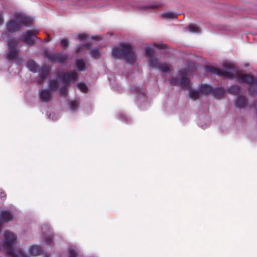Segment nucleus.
Masks as SVG:
<instances>
[{"label": "nucleus", "instance_id": "ddd939ff", "mask_svg": "<svg viewBox=\"0 0 257 257\" xmlns=\"http://www.w3.org/2000/svg\"><path fill=\"white\" fill-rule=\"evenodd\" d=\"M13 218V215L10 210H5L1 211L0 220L2 222H7Z\"/></svg>", "mask_w": 257, "mask_h": 257}, {"label": "nucleus", "instance_id": "412c9836", "mask_svg": "<svg viewBox=\"0 0 257 257\" xmlns=\"http://www.w3.org/2000/svg\"><path fill=\"white\" fill-rule=\"evenodd\" d=\"M90 56L94 59H98L100 57L101 54L97 48L92 49L90 52Z\"/></svg>", "mask_w": 257, "mask_h": 257}, {"label": "nucleus", "instance_id": "1a4fd4ad", "mask_svg": "<svg viewBox=\"0 0 257 257\" xmlns=\"http://www.w3.org/2000/svg\"><path fill=\"white\" fill-rule=\"evenodd\" d=\"M3 38L8 40V51L7 52L6 58L9 61H17L18 58V44L14 40H8L9 37L8 33L2 35Z\"/></svg>", "mask_w": 257, "mask_h": 257}, {"label": "nucleus", "instance_id": "7c9ffc66", "mask_svg": "<svg viewBox=\"0 0 257 257\" xmlns=\"http://www.w3.org/2000/svg\"><path fill=\"white\" fill-rule=\"evenodd\" d=\"M4 23V18L2 14H0V25H2Z\"/></svg>", "mask_w": 257, "mask_h": 257}, {"label": "nucleus", "instance_id": "c85d7f7f", "mask_svg": "<svg viewBox=\"0 0 257 257\" xmlns=\"http://www.w3.org/2000/svg\"><path fill=\"white\" fill-rule=\"evenodd\" d=\"M86 35L84 34H79L77 36V38L78 40H82L86 38Z\"/></svg>", "mask_w": 257, "mask_h": 257}, {"label": "nucleus", "instance_id": "20e7f679", "mask_svg": "<svg viewBox=\"0 0 257 257\" xmlns=\"http://www.w3.org/2000/svg\"><path fill=\"white\" fill-rule=\"evenodd\" d=\"M166 45L162 43L153 44L148 46L145 49V54L147 58V62L150 69H157L164 73L170 72V69L165 63H161L158 59L154 57L155 50L156 49H165Z\"/></svg>", "mask_w": 257, "mask_h": 257}, {"label": "nucleus", "instance_id": "5701e85b", "mask_svg": "<svg viewBox=\"0 0 257 257\" xmlns=\"http://www.w3.org/2000/svg\"><path fill=\"white\" fill-rule=\"evenodd\" d=\"M78 88L82 92L86 93L87 91V87L86 85L83 82H79L77 84Z\"/></svg>", "mask_w": 257, "mask_h": 257}, {"label": "nucleus", "instance_id": "f8f14e48", "mask_svg": "<svg viewBox=\"0 0 257 257\" xmlns=\"http://www.w3.org/2000/svg\"><path fill=\"white\" fill-rule=\"evenodd\" d=\"M38 39V38L30 31H27L23 36L24 42L27 44H34L35 42V39Z\"/></svg>", "mask_w": 257, "mask_h": 257}, {"label": "nucleus", "instance_id": "2f4dec72", "mask_svg": "<svg viewBox=\"0 0 257 257\" xmlns=\"http://www.w3.org/2000/svg\"><path fill=\"white\" fill-rule=\"evenodd\" d=\"M38 33V31H35V34H37Z\"/></svg>", "mask_w": 257, "mask_h": 257}, {"label": "nucleus", "instance_id": "f257e3e1", "mask_svg": "<svg viewBox=\"0 0 257 257\" xmlns=\"http://www.w3.org/2000/svg\"><path fill=\"white\" fill-rule=\"evenodd\" d=\"M196 69V64L192 62L188 63V67L181 70L176 77L169 79L170 83L174 85L180 86L183 88L189 91V97L193 100H196L204 95L211 93L217 99H221L223 96L225 90L223 88L219 87L212 88L210 85L201 84L199 90L193 89L190 86L189 75Z\"/></svg>", "mask_w": 257, "mask_h": 257}, {"label": "nucleus", "instance_id": "9d476101", "mask_svg": "<svg viewBox=\"0 0 257 257\" xmlns=\"http://www.w3.org/2000/svg\"><path fill=\"white\" fill-rule=\"evenodd\" d=\"M27 66L31 72H41L40 78L38 80V83L40 84L43 83L44 80L49 75L50 68L48 66H45L40 70L36 63L33 60L29 61L27 63Z\"/></svg>", "mask_w": 257, "mask_h": 257}, {"label": "nucleus", "instance_id": "9b49d317", "mask_svg": "<svg viewBox=\"0 0 257 257\" xmlns=\"http://www.w3.org/2000/svg\"><path fill=\"white\" fill-rule=\"evenodd\" d=\"M43 56L47 58L49 61L58 62L60 63H64L67 59V55L62 53H49L48 50H44L42 52Z\"/></svg>", "mask_w": 257, "mask_h": 257}, {"label": "nucleus", "instance_id": "4468645a", "mask_svg": "<svg viewBox=\"0 0 257 257\" xmlns=\"http://www.w3.org/2000/svg\"><path fill=\"white\" fill-rule=\"evenodd\" d=\"M247 99L242 95L238 96L235 99V106L238 108L245 107L247 105Z\"/></svg>", "mask_w": 257, "mask_h": 257}, {"label": "nucleus", "instance_id": "a878e982", "mask_svg": "<svg viewBox=\"0 0 257 257\" xmlns=\"http://www.w3.org/2000/svg\"><path fill=\"white\" fill-rule=\"evenodd\" d=\"M90 47V46L87 44H83L82 45V46H81L80 47H79V46H77L76 47V51L77 52H79L81 51V49L83 48V47H84V48H88L89 47Z\"/></svg>", "mask_w": 257, "mask_h": 257}, {"label": "nucleus", "instance_id": "c756f323", "mask_svg": "<svg viewBox=\"0 0 257 257\" xmlns=\"http://www.w3.org/2000/svg\"><path fill=\"white\" fill-rule=\"evenodd\" d=\"M119 119L121 120H124V119H127V117L124 114H121L119 115Z\"/></svg>", "mask_w": 257, "mask_h": 257}, {"label": "nucleus", "instance_id": "7ed1b4c3", "mask_svg": "<svg viewBox=\"0 0 257 257\" xmlns=\"http://www.w3.org/2000/svg\"><path fill=\"white\" fill-rule=\"evenodd\" d=\"M77 77L78 74L75 70L65 74H57L56 78L57 79L62 80L63 86L60 87L54 79H50L49 83L50 89H42L39 92V94L41 101L44 102H49L53 92L57 89L59 90L61 96H66L68 93L66 87L70 83H74Z\"/></svg>", "mask_w": 257, "mask_h": 257}, {"label": "nucleus", "instance_id": "423d86ee", "mask_svg": "<svg viewBox=\"0 0 257 257\" xmlns=\"http://www.w3.org/2000/svg\"><path fill=\"white\" fill-rule=\"evenodd\" d=\"M33 22V19L30 17L22 14H16L13 19L10 20L7 24L8 32L14 33L18 31L21 26L29 27Z\"/></svg>", "mask_w": 257, "mask_h": 257}, {"label": "nucleus", "instance_id": "aec40b11", "mask_svg": "<svg viewBox=\"0 0 257 257\" xmlns=\"http://www.w3.org/2000/svg\"><path fill=\"white\" fill-rule=\"evenodd\" d=\"M187 30L191 33H200L201 30L200 28L195 24H190L186 28Z\"/></svg>", "mask_w": 257, "mask_h": 257}, {"label": "nucleus", "instance_id": "6ab92c4d", "mask_svg": "<svg viewBox=\"0 0 257 257\" xmlns=\"http://www.w3.org/2000/svg\"><path fill=\"white\" fill-rule=\"evenodd\" d=\"M240 88L236 85L230 86L227 88L228 93L233 95H237L240 92Z\"/></svg>", "mask_w": 257, "mask_h": 257}, {"label": "nucleus", "instance_id": "473e14b6", "mask_svg": "<svg viewBox=\"0 0 257 257\" xmlns=\"http://www.w3.org/2000/svg\"><path fill=\"white\" fill-rule=\"evenodd\" d=\"M45 257H47V256H45Z\"/></svg>", "mask_w": 257, "mask_h": 257}, {"label": "nucleus", "instance_id": "6e6552de", "mask_svg": "<svg viewBox=\"0 0 257 257\" xmlns=\"http://www.w3.org/2000/svg\"><path fill=\"white\" fill-rule=\"evenodd\" d=\"M162 6L160 2H154L147 5H129L125 4L123 8L127 11H131L134 9L138 10L142 13H150L155 12L158 9Z\"/></svg>", "mask_w": 257, "mask_h": 257}, {"label": "nucleus", "instance_id": "bb28decb", "mask_svg": "<svg viewBox=\"0 0 257 257\" xmlns=\"http://www.w3.org/2000/svg\"><path fill=\"white\" fill-rule=\"evenodd\" d=\"M68 44V42L67 39H64L61 41V45L62 46V47H67Z\"/></svg>", "mask_w": 257, "mask_h": 257}, {"label": "nucleus", "instance_id": "2eb2a0df", "mask_svg": "<svg viewBox=\"0 0 257 257\" xmlns=\"http://www.w3.org/2000/svg\"><path fill=\"white\" fill-rule=\"evenodd\" d=\"M29 251L32 255L36 256L40 254L43 250L39 245L34 244L29 246Z\"/></svg>", "mask_w": 257, "mask_h": 257}, {"label": "nucleus", "instance_id": "cd10ccee", "mask_svg": "<svg viewBox=\"0 0 257 257\" xmlns=\"http://www.w3.org/2000/svg\"><path fill=\"white\" fill-rule=\"evenodd\" d=\"M49 117L53 120H55L58 119V116L54 113H52L49 114Z\"/></svg>", "mask_w": 257, "mask_h": 257}, {"label": "nucleus", "instance_id": "b1692460", "mask_svg": "<svg viewBox=\"0 0 257 257\" xmlns=\"http://www.w3.org/2000/svg\"><path fill=\"white\" fill-rule=\"evenodd\" d=\"M78 107V103L75 100H73L71 101L70 103V109L74 111L76 109V108Z\"/></svg>", "mask_w": 257, "mask_h": 257}, {"label": "nucleus", "instance_id": "f3484780", "mask_svg": "<svg viewBox=\"0 0 257 257\" xmlns=\"http://www.w3.org/2000/svg\"><path fill=\"white\" fill-rule=\"evenodd\" d=\"M75 65L78 71H84L86 67V61L83 59H78L75 62Z\"/></svg>", "mask_w": 257, "mask_h": 257}, {"label": "nucleus", "instance_id": "39448f33", "mask_svg": "<svg viewBox=\"0 0 257 257\" xmlns=\"http://www.w3.org/2000/svg\"><path fill=\"white\" fill-rule=\"evenodd\" d=\"M111 54L115 59H124L127 63L133 64L136 60V55L133 47L128 43H122L114 46Z\"/></svg>", "mask_w": 257, "mask_h": 257}, {"label": "nucleus", "instance_id": "a211bd4d", "mask_svg": "<svg viewBox=\"0 0 257 257\" xmlns=\"http://www.w3.org/2000/svg\"><path fill=\"white\" fill-rule=\"evenodd\" d=\"M132 91L138 94V100H140L142 98L145 96L144 90L140 87L133 86L132 87Z\"/></svg>", "mask_w": 257, "mask_h": 257}, {"label": "nucleus", "instance_id": "393cba45", "mask_svg": "<svg viewBox=\"0 0 257 257\" xmlns=\"http://www.w3.org/2000/svg\"><path fill=\"white\" fill-rule=\"evenodd\" d=\"M77 254L75 249L71 248L69 250V257H77Z\"/></svg>", "mask_w": 257, "mask_h": 257}, {"label": "nucleus", "instance_id": "f03ea898", "mask_svg": "<svg viewBox=\"0 0 257 257\" xmlns=\"http://www.w3.org/2000/svg\"><path fill=\"white\" fill-rule=\"evenodd\" d=\"M223 69H217L213 67L208 66L206 68L208 73L217 74L224 76L231 80H239L241 82L246 83L249 86V91L250 94L257 92V79L251 74L241 73L239 71L234 65L231 63H224Z\"/></svg>", "mask_w": 257, "mask_h": 257}, {"label": "nucleus", "instance_id": "0eeeda50", "mask_svg": "<svg viewBox=\"0 0 257 257\" xmlns=\"http://www.w3.org/2000/svg\"><path fill=\"white\" fill-rule=\"evenodd\" d=\"M16 241V236L13 233L9 231H5L4 244L7 254L10 257H24V254L21 249L15 250L12 248Z\"/></svg>", "mask_w": 257, "mask_h": 257}, {"label": "nucleus", "instance_id": "dca6fc26", "mask_svg": "<svg viewBox=\"0 0 257 257\" xmlns=\"http://www.w3.org/2000/svg\"><path fill=\"white\" fill-rule=\"evenodd\" d=\"M178 15L174 12H166L160 15L161 18L166 20L174 19L177 18Z\"/></svg>", "mask_w": 257, "mask_h": 257}, {"label": "nucleus", "instance_id": "4be33fe9", "mask_svg": "<svg viewBox=\"0 0 257 257\" xmlns=\"http://www.w3.org/2000/svg\"><path fill=\"white\" fill-rule=\"evenodd\" d=\"M44 242L46 244L51 245L53 242V236L51 234L44 235Z\"/></svg>", "mask_w": 257, "mask_h": 257}]
</instances>
